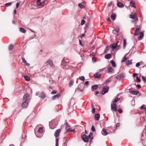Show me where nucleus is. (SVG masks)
<instances>
[{
  "instance_id": "a18cd8bd",
  "label": "nucleus",
  "mask_w": 146,
  "mask_h": 146,
  "mask_svg": "<svg viewBox=\"0 0 146 146\" xmlns=\"http://www.w3.org/2000/svg\"><path fill=\"white\" fill-rule=\"evenodd\" d=\"M56 146H58V138L56 139Z\"/></svg>"
},
{
  "instance_id": "2f4dec72",
  "label": "nucleus",
  "mask_w": 146,
  "mask_h": 146,
  "mask_svg": "<svg viewBox=\"0 0 146 146\" xmlns=\"http://www.w3.org/2000/svg\"><path fill=\"white\" fill-rule=\"evenodd\" d=\"M113 70V68L111 67H110L108 68V71L109 72H111Z\"/></svg>"
},
{
  "instance_id": "f704fd0d",
  "label": "nucleus",
  "mask_w": 146,
  "mask_h": 146,
  "mask_svg": "<svg viewBox=\"0 0 146 146\" xmlns=\"http://www.w3.org/2000/svg\"><path fill=\"white\" fill-rule=\"evenodd\" d=\"M43 128L42 127H40L39 128L38 131L39 132L42 133L43 132Z\"/></svg>"
},
{
  "instance_id": "ddd939ff",
  "label": "nucleus",
  "mask_w": 146,
  "mask_h": 146,
  "mask_svg": "<svg viewBox=\"0 0 146 146\" xmlns=\"http://www.w3.org/2000/svg\"><path fill=\"white\" fill-rule=\"evenodd\" d=\"M41 0H37V4L40 6H44V2H40Z\"/></svg>"
},
{
  "instance_id": "a211bd4d",
  "label": "nucleus",
  "mask_w": 146,
  "mask_h": 146,
  "mask_svg": "<svg viewBox=\"0 0 146 146\" xmlns=\"http://www.w3.org/2000/svg\"><path fill=\"white\" fill-rule=\"evenodd\" d=\"M136 16L137 14L136 13H134L133 15H130V17L133 19H135Z\"/></svg>"
},
{
  "instance_id": "603ef678",
  "label": "nucleus",
  "mask_w": 146,
  "mask_h": 146,
  "mask_svg": "<svg viewBox=\"0 0 146 146\" xmlns=\"http://www.w3.org/2000/svg\"><path fill=\"white\" fill-rule=\"evenodd\" d=\"M57 91L56 90H53L51 92V94H54L56 93Z\"/></svg>"
},
{
  "instance_id": "6e6552de",
  "label": "nucleus",
  "mask_w": 146,
  "mask_h": 146,
  "mask_svg": "<svg viewBox=\"0 0 146 146\" xmlns=\"http://www.w3.org/2000/svg\"><path fill=\"white\" fill-rule=\"evenodd\" d=\"M129 91L130 93L133 94H137L139 92L138 91H134L133 90L132 88H131L129 89Z\"/></svg>"
},
{
  "instance_id": "8fccbe9b",
  "label": "nucleus",
  "mask_w": 146,
  "mask_h": 146,
  "mask_svg": "<svg viewBox=\"0 0 146 146\" xmlns=\"http://www.w3.org/2000/svg\"><path fill=\"white\" fill-rule=\"evenodd\" d=\"M85 23V21L84 20L82 19V21L81 22V25H83Z\"/></svg>"
},
{
  "instance_id": "a878e982",
  "label": "nucleus",
  "mask_w": 146,
  "mask_h": 146,
  "mask_svg": "<svg viewBox=\"0 0 146 146\" xmlns=\"http://www.w3.org/2000/svg\"><path fill=\"white\" fill-rule=\"evenodd\" d=\"M110 62L112 66H113V67H115L116 66V64L113 60H111L110 61Z\"/></svg>"
},
{
  "instance_id": "9d476101",
  "label": "nucleus",
  "mask_w": 146,
  "mask_h": 146,
  "mask_svg": "<svg viewBox=\"0 0 146 146\" xmlns=\"http://www.w3.org/2000/svg\"><path fill=\"white\" fill-rule=\"evenodd\" d=\"M28 104V102L24 101L23 102L22 104V106L23 108H27Z\"/></svg>"
},
{
  "instance_id": "bb28decb",
  "label": "nucleus",
  "mask_w": 146,
  "mask_h": 146,
  "mask_svg": "<svg viewBox=\"0 0 146 146\" xmlns=\"http://www.w3.org/2000/svg\"><path fill=\"white\" fill-rule=\"evenodd\" d=\"M20 30L21 32H23V33H25L26 31V30L23 28H20Z\"/></svg>"
},
{
  "instance_id": "5fc2aeb1",
  "label": "nucleus",
  "mask_w": 146,
  "mask_h": 146,
  "mask_svg": "<svg viewBox=\"0 0 146 146\" xmlns=\"http://www.w3.org/2000/svg\"><path fill=\"white\" fill-rule=\"evenodd\" d=\"M118 111L120 113H121L123 112V110L121 109H119L118 110Z\"/></svg>"
},
{
  "instance_id": "f3484780",
  "label": "nucleus",
  "mask_w": 146,
  "mask_h": 146,
  "mask_svg": "<svg viewBox=\"0 0 146 146\" xmlns=\"http://www.w3.org/2000/svg\"><path fill=\"white\" fill-rule=\"evenodd\" d=\"M117 6L119 7H124L123 4L121 2H119L117 4Z\"/></svg>"
},
{
  "instance_id": "c85d7f7f",
  "label": "nucleus",
  "mask_w": 146,
  "mask_h": 146,
  "mask_svg": "<svg viewBox=\"0 0 146 146\" xmlns=\"http://www.w3.org/2000/svg\"><path fill=\"white\" fill-rule=\"evenodd\" d=\"M78 6L81 8H84L85 7V6L82 3H79L78 4Z\"/></svg>"
},
{
  "instance_id": "2eb2a0df",
  "label": "nucleus",
  "mask_w": 146,
  "mask_h": 146,
  "mask_svg": "<svg viewBox=\"0 0 146 146\" xmlns=\"http://www.w3.org/2000/svg\"><path fill=\"white\" fill-rule=\"evenodd\" d=\"M60 96V94H58L56 95H55L53 96L52 99L53 100H55L56 98H58Z\"/></svg>"
},
{
  "instance_id": "052dcab7",
  "label": "nucleus",
  "mask_w": 146,
  "mask_h": 146,
  "mask_svg": "<svg viewBox=\"0 0 146 146\" xmlns=\"http://www.w3.org/2000/svg\"><path fill=\"white\" fill-rule=\"evenodd\" d=\"M95 111V108H93L92 110V112L94 113Z\"/></svg>"
},
{
  "instance_id": "72a5a7b5",
  "label": "nucleus",
  "mask_w": 146,
  "mask_h": 146,
  "mask_svg": "<svg viewBox=\"0 0 146 146\" xmlns=\"http://www.w3.org/2000/svg\"><path fill=\"white\" fill-rule=\"evenodd\" d=\"M65 59L64 58L63 60V61L62 62L61 64H62V65H63V66H66V64H65V65H64L63 64V63L64 62H68L69 61V60H67L66 61H65Z\"/></svg>"
},
{
  "instance_id": "e433bc0d",
  "label": "nucleus",
  "mask_w": 146,
  "mask_h": 146,
  "mask_svg": "<svg viewBox=\"0 0 146 146\" xmlns=\"http://www.w3.org/2000/svg\"><path fill=\"white\" fill-rule=\"evenodd\" d=\"M12 2L8 3L5 4V5L7 7H8L9 6L11 5H12Z\"/></svg>"
},
{
  "instance_id": "a19ab883",
  "label": "nucleus",
  "mask_w": 146,
  "mask_h": 146,
  "mask_svg": "<svg viewBox=\"0 0 146 146\" xmlns=\"http://www.w3.org/2000/svg\"><path fill=\"white\" fill-rule=\"evenodd\" d=\"M91 130L92 131L94 132L95 131V127L93 125H92V128H91Z\"/></svg>"
},
{
  "instance_id": "5701e85b",
  "label": "nucleus",
  "mask_w": 146,
  "mask_h": 146,
  "mask_svg": "<svg viewBox=\"0 0 146 146\" xmlns=\"http://www.w3.org/2000/svg\"><path fill=\"white\" fill-rule=\"evenodd\" d=\"M98 88V86L97 85H94L92 87V89L94 90H96Z\"/></svg>"
},
{
  "instance_id": "338daca9",
  "label": "nucleus",
  "mask_w": 146,
  "mask_h": 146,
  "mask_svg": "<svg viewBox=\"0 0 146 146\" xmlns=\"http://www.w3.org/2000/svg\"><path fill=\"white\" fill-rule=\"evenodd\" d=\"M110 81V79H108L106 81V82L107 83V82H109Z\"/></svg>"
},
{
  "instance_id": "bf43d9fd",
  "label": "nucleus",
  "mask_w": 146,
  "mask_h": 146,
  "mask_svg": "<svg viewBox=\"0 0 146 146\" xmlns=\"http://www.w3.org/2000/svg\"><path fill=\"white\" fill-rule=\"evenodd\" d=\"M71 130L69 128L68 129H67V132H71Z\"/></svg>"
},
{
  "instance_id": "cd10ccee",
  "label": "nucleus",
  "mask_w": 146,
  "mask_h": 146,
  "mask_svg": "<svg viewBox=\"0 0 146 146\" xmlns=\"http://www.w3.org/2000/svg\"><path fill=\"white\" fill-rule=\"evenodd\" d=\"M123 47L124 48H125L126 44H127L126 41L125 39L124 38L123 39Z\"/></svg>"
},
{
  "instance_id": "4468645a",
  "label": "nucleus",
  "mask_w": 146,
  "mask_h": 146,
  "mask_svg": "<svg viewBox=\"0 0 146 146\" xmlns=\"http://www.w3.org/2000/svg\"><path fill=\"white\" fill-rule=\"evenodd\" d=\"M130 4L131 6L133 7L134 8H136V6L135 5V3L134 1H131L130 2Z\"/></svg>"
},
{
  "instance_id": "39448f33",
  "label": "nucleus",
  "mask_w": 146,
  "mask_h": 146,
  "mask_svg": "<svg viewBox=\"0 0 146 146\" xmlns=\"http://www.w3.org/2000/svg\"><path fill=\"white\" fill-rule=\"evenodd\" d=\"M23 100L24 101L28 102V100L30 99V96L27 94H25L23 96Z\"/></svg>"
},
{
  "instance_id": "6e6d98bb",
  "label": "nucleus",
  "mask_w": 146,
  "mask_h": 146,
  "mask_svg": "<svg viewBox=\"0 0 146 146\" xmlns=\"http://www.w3.org/2000/svg\"><path fill=\"white\" fill-rule=\"evenodd\" d=\"M140 65V63L139 62H137L136 64V66L138 67Z\"/></svg>"
},
{
  "instance_id": "aec40b11",
  "label": "nucleus",
  "mask_w": 146,
  "mask_h": 146,
  "mask_svg": "<svg viewBox=\"0 0 146 146\" xmlns=\"http://www.w3.org/2000/svg\"><path fill=\"white\" fill-rule=\"evenodd\" d=\"M100 117V114L99 113H97L95 115V118L96 120H98Z\"/></svg>"
},
{
  "instance_id": "393cba45",
  "label": "nucleus",
  "mask_w": 146,
  "mask_h": 146,
  "mask_svg": "<svg viewBox=\"0 0 146 146\" xmlns=\"http://www.w3.org/2000/svg\"><path fill=\"white\" fill-rule=\"evenodd\" d=\"M22 60L23 62L25 63L26 65H28V66L30 65V64L29 63L27 62L26 60H25V58H22Z\"/></svg>"
},
{
  "instance_id": "f8f14e48",
  "label": "nucleus",
  "mask_w": 146,
  "mask_h": 146,
  "mask_svg": "<svg viewBox=\"0 0 146 146\" xmlns=\"http://www.w3.org/2000/svg\"><path fill=\"white\" fill-rule=\"evenodd\" d=\"M102 134L104 135H106L108 134V132L106 131V129H104L102 131Z\"/></svg>"
},
{
  "instance_id": "774afa93",
  "label": "nucleus",
  "mask_w": 146,
  "mask_h": 146,
  "mask_svg": "<svg viewBox=\"0 0 146 146\" xmlns=\"http://www.w3.org/2000/svg\"><path fill=\"white\" fill-rule=\"evenodd\" d=\"M137 75V74L136 73H134L133 75V76L134 77L136 76Z\"/></svg>"
},
{
  "instance_id": "13d9d810",
  "label": "nucleus",
  "mask_w": 146,
  "mask_h": 146,
  "mask_svg": "<svg viewBox=\"0 0 146 146\" xmlns=\"http://www.w3.org/2000/svg\"><path fill=\"white\" fill-rule=\"evenodd\" d=\"M136 86L139 88H141V86L140 84H138Z\"/></svg>"
},
{
  "instance_id": "69168bd1",
  "label": "nucleus",
  "mask_w": 146,
  "mask_h": 146,
  "mask_svg": "<svg viewBox=\"0 0 146 146\" xmlns=\"http://www.w3.org/2000/svg\"><path fill=\"white\" fill-rule=\"evenodd\" d=\"M91 107H92V108H94V104L92 103H91Z\"/></svg>"
},
{
  "instance_id": "f257e3e1",
  "label": "nucleus",
  "mask_w": 146,
  "mask_h": 146,
  "mask_svg": "<svg viewBox=\"0 0 146 146\" xmlns=\"http://www.w3.org/2000/svg\"><path fill=\"white\" fill-rule=\"evenodd\" d=\"M136 28L135 33L134 34V35L135 36H137L139 34V38L141 40L143 38L144 36V34L143 32H141L139 34V31L140 29H141V27L140 25H137L136 27Z\"/></svg>"
},
{
  "instance_id": "4d7b16f0",
  "label": "nucleus",
  "mask_w": 146,
  "mask_h": 146,
  "mask_svg": "<svg viewBox=\"0 0 146 146\" xmlns=\"http://www.w3.org/2000/svg\"><path fill=\"white\" fill-rule=\"evenodd\" d=\"M89 84V82L88 81L86 82L85 83V85L88 86Z\"/></svg>"
},
{
  "instance_id": "dca6fc26",
  "label": "nucleus",
  "mask_w": 146,
  "mask_h": 146,
  "mask_svg": "<svg viewBox=\"0 0 146 146\" xmlns=\"http://www.w3.org/2000/svg\"><path fill=\"white\" fill-rule=\"evenodd\" d=\"M119 98H116L113 101L112 104H113V105H116V102L119 101Z\"/></svg>"
},
{
  "instance_id": "20e7f679",
  "label": "nucleus",
  "mask_w": 146,
  "mask_h": 146,
  "mask_svg": "<svg viewBox=\"0 0 146 146\" xmlns=\"http://www.w3.org/2000/svg\"><path fill=\"white\" fill-rule=\"evenodd\" d=\"M109 89V87L108 86H105L102 89V95H104L108 91Z\"/></svg>"
},
{
  "instance_id": "680f3d73",
  "label": "nucleus",
  "mask_w": 146,
  "mask_h": 146,
  "mask_svg": "<svg viewBox=\"0 0 146 146\" xmlns=\"http://www.w3.org/2000/svg\"><path fill=\"white\" fill-rule=\"evenodd\" d=\"M85 35V34H83L80 36V37L81 38H82Z\"/></svg>"
},
{
  "instance_id": "9b49d317",
  "label": "nucleus",
  "mask_w": 146,
  "mask_h": 146,
  "mask_svg": "<svg viewBox=\"0 0 146 146\" xmlns=\"http://www.w3.org/2000/svg\"><path fill=\"white\" fill-rule=\"evenodd\" d=\"M111 110L113 111H116L117 110V106L116 105H113L111 104Z\"/></svg>"
},
{
  "instance_id": "7c9ffc66",
  "label": "nucleus",
  "mask_w": 146,
  "mask_h": 146,
  "mask_svg": "<svg viewBox=\"0 0 146 146\" xmlns=\"http://www.w3.org/2000/svg\"><path fill=\"white\" fill-rule=\"evenodd\" d=\"M24 78L27 81H30V78L29 76H24Z\"/></svg>"
},
{
  "instance_id": "412c9836",
  "label": "nucleus",
  "mask_w": 146,
  "mask_h": 146,
  "mask_svg": "<svg viewBox=\"0 0 146 146\" xmlns=\"http://www.w3.org/2000/svg\"><path fill=\"white\" fill-rule=\"evenodd\" d=\"M101 75L99 74L98 72L95 73L94 75V76L95 78H98L101 76Z\"/></svg>"
},
{
  "instance_id": "864d4df0",
  "label": "nucleus",
  "mask_w": 146,
  "mask_h": 146,
  "mask_svg": "<svg viewBox=\"0 0 146 146\" xmlns=\"http://www.w3.org/2000/svg\"><path fill=\"white\" fill-rule=\"evenodd\" d=\"M20 3H18L16 5V8H18L19 6Z\"/></svg>"
},
{
  "instance_id": "37998d69",
  "label": "nucleus",
  "mask_w": 146,
  "mask_h": 146,
  "mask_svg": "<svg viewBox=\"0 0 146 146\" xmlns=\"http://www.w3.org/2000/svg\"><path fill=\"white\" fill-rule=\"evenodd\" d=\"M126 56L125 55V56H124V57L122 60V62H124L126 60L127 58H126Z\"/></svg>"
},
{
  "instance_id": "7ed1b4c3",
  "label": "nucleus",
  "mask_w": 146,
  "mask_h": 146,
  "mask_svg": "<svg viewBox=\"0 0 146 146\" xmlns=\"http://www.w3.org/2000/svg\"><path fill=\"white\" fill-rule=\"evenodd\" d=\"M119 41H117L115 44H112L110 45V46L112 48L113 50V51L114 49H118L120 47V44H119Z\"/></svg>"
},
{
  "instance_id": "4c0bfd02",
  "label": "nucleus",
  "mask_w": 146,
  "mask_h": 146,
  "mask_svg": "<svg viewBox=\"0 0 146 146\" xmlns=\"http://www.w3.org/2000/svg\"><path fill=\"white\" fill-rule=\"evenodd\" d=\"M137 81L136 82L137 83L140 82H141V80L138 76L136 77Z\"/></svg>"
},
{
  "instance_id": "c03bdc74",
  "label": "nucleus",
  "mask_w": 146,
  "mask_h": 146,
  "mask_svg": "<svg viewBox=\"0 0 146 146\" xmlns=\"http://www.w3.org/2000/svg\"><path fill=\"white\" fill-rule=\"evenodd\" d=\"M108 22H109L110 23L111 22V20L109 18H108L106 19Z\"/></svg>"
},
{
  "instance_id": "49530a36",
  "label": "nucleus",
  "mask_w": 146,
  "mask_h": 146,
  "mask_svg": "<svg viewBox=\"0 0 146 146\" xmlns=\"http://www.w3.org/2000/svg\"><path fill=\"white\" fill-rule=\"evenodd\" d=\"M144 108L145 109H146V108L145 107L144 105L142 106L140 108V109H142Z\"/></svg>"
},
{
  "instance_id": "423d86ee",
  "label": "nucleus",
  "mask_w": 146,
  "mask_h": 146,
  "mask_svg": "<svg viewBox=\"0 0 146 146\" xmlns=\"http://www.w3.org/2000/svg\"><path fill=\"white\" fill-rule=\"evenodd\" d=\"M37 95L39 97H40L42 99H44L46 97L45 94L43 92H41L40 93H37Z\"/></svg>"
},
{
  "instance_id": "f03ea898",
  "label": "nucleus",
  "mask_w": 146,
  "mask_h": 146,
  "mask_svg": "<svg viewBox=\"0 0 146 146\" xmlns=\"http://www.w3.org/2000/svg\"><path fill=\"white\" fill-rule=\"evenodd\" d=\"M93 133L91 132L88 135H87L85 134H83L81 136V138L83 140V141L85 142H88L89 140V139H90L91 142L92 140L93 139V137L92 136Z\"/></svg>"
},
{
  "instance_id": "09e8293b",
  "label": "nucleus",
  "mask_w": 146,
  "mask_h": 146,
  "mask_svg": "<svg viewBox=\"0 0 146 146\" xmlns=\"http://www.w3.org/2000/svg\"><path fill=\"white\" fill-rule=\"evenodd\" d=\"M142 78L143 81L146 83V79L145 78L144 76H142Z\"/></svg>"
},
{
  "instance_id": "58836bf2",
  "label": "nucleus",
  "mask_w": 146,
  "mask_h": 146,
  "mask_svg": "<svg viewBox=\"0 0 146 146\" xmlns=\"http://www.w3.org/2000/svg\"><path fill=\"white\" fill-rule=\"evenodd\" d=\"M131 61L130 60H128L126 62V64L127 65H129L131 64Z\"/></svg>"
},
{
  "instance_id": "3c124183",
  "label": "nucleus",
  "mask_w": 146,
  "mask_h": 146,
  "mask_svg": "<svg viewBox=\"0 0 146 146\" xmlns=\"http://www.w3.org/2000/svg\"><path fill=\"white\" fill-rule=\"evenodd\" d=\"M66 129L67 130V129H68V128H70V126L67 123H66Z\"/></svg>"
},
{
  "instance_id": "c756f323",
  "label": "nucleus",
  "mask_w": 146,
  "mask_h": 146,
  "mask_svg": "<svg viewBox=\"0 0 146 146\" xmlns=\"http://www.w3.org/2000/svg\"><path fill=\"white\" fill-rule=\"evenodd\" d=\"M74 83V81L73 80H71L69 83V86L70 87H71L73 85Z\"/></svg>"
},
{
  "instance_id": "0e129e2a",
  "label": "nucleus",
  "mask_w": 146,
  "mask_h": 146,
  "mask_svg": "<svg viewBox=\"0 0 146 146\" xmlns=\"http://www.w3.org/2000/svg\"><path fill=\"white\" fill-rule=\"evenodd\" d=\"M111 4H112V3H111V2L109 3L108 5V6L110 7V6H111Z\"/></svg>"
},
{
  "instance_id": "0eeeda50",
  "label": "nucleus",
  "mask_w": 146,
  "mask_h": 146,
  "mask_svg": "<svg viewBox=\"0 0 146 146\" xmlns=\"http://www.w3.org/2000/svg\"><path fill=\"white\" fill-rule=\"evenodd\" d=\"M83 85L82 84H80L79 85L77 88V90L80 92H83Z\"/></svg>"
},
{
  "instance_id": "b1692460",
  "label": "nucleus",
  "mask_w": 146,
  "mask_h": 146,
  "mask_svg": "<svg viewBox=\"0 0 146 146\" xmlns=\"http://www.w3.org/2000/svg\"><path fill=\"white\" fill-rule=\"evenodd\" d=\"M50 64V66L52 67L53 65V62L52 60H49L47 62Z\"/></svg>"
},
{
  "instance_id": "79ce46f5",
  "label": "nucleus",
  "mask_w": 146,
  "mask_h": 146,
  "mask_svg": "<svg viewBox=\"0 0 146 146\" xmlns=\"http://www.w3.org/2000/svg\"><path fill=\"white\" fill-rule=\"evenodd\" d=\"M123 77V76L122 74L118 76V78L119 79H120L121 78H122Z\"/></svg>"
},
{
  "instance_id": "ea45409f",
  "label": "nucleus",
  "mask_w": 146,
  "mask_h": 146,
  "mask_svg": "<svg viewBox=\"0 0 146 146\" xmlns=\"http://www.w3.org/2000/svg\"><path fill=\"white\" fill-rule=\"evenodd\" d=\"M119 31V29L118 27H117L115 31H113V33H114V32L115 31L116 33H118Z\"/></svg>"
},
{
  "instance_id": "4be33fe9",
  "label": "nucleus",
  "mask_w": 146,
  "mask_h": 146,
  "mask_svg": "<svg viewBox=\"0 0 146 146\" xmlns=\"http://www.w3.org/2000/svg\"><path fill=\"white\" fill-rule=\"evenodd\" d=\"M111 56V55L110 54H106L105 56V58L106 59H109Z\"/></svg>"
},
{
  "instance_id": "1a4fd4ad",
  "label": "nucleus",
  "mask_w": 146,
  "mask_h": 146,
  "mask_svg": "<svg viewBox=\"0 0 146 146\" xmlns=\"http://www.w3.org/2000/svg\"><path fill=\"white\" fill-rule=\"evenodd\" d=\"M61 131L60 129H58L54 133V135L56 137H57L59 136V134Z\"/></svg>"
},
{
  "instance_id": "6ab92c4d",
  "label": "nucleus",
  "mask_w": 146,
  "mask_h": 146,
  "mask_svg": "<svg viewBox=\"0 0 146 146\" xmlns=\"http://www.w3.org/2000/svg\"><path fill=\"white\" fill-rule=\"evenodd\" d=\"M116 15L115 13H112L111 15V17L112 20H114L116 18Z\"/></svg>"
},
{
  "instance_id": "e2e57ef3",
  "label": "nucleus",
  "mask_w": 146,
  "mask_h": 146,
  "mask_svg": "<svg viewBox=\"0 0 146 146\" xmlns=\"http://www.w3.org/2000/svg\"><path fill=\"white\" fill-rule=\"evenodd\" d=\"M138 20V19H137V18L136 17L134 21H133L135 22H136Z\"/></svg>"
},
{
  "instance_id": "c9c22d12",
  "label": "nucleus",
  "mask_w": 146,
  "mask_h": 146,
  "mask_svg": "<svg viewBox=\"0 0 146 146\" xmlns=\"http://www.w3.org/2000/svg\"><path fill=\"white\" fill-rule=\"evenodd\" d=\"M13 46L12 44L10 45L9 47V49L10 50H12L13 49Z\"/></svg>"
},
{
  "instance_id": "de8ad7c7",
  "label": "nucleus",
  "mask_w": 146,
  "mask_h": 146,
  "mask_svg": "<svg viewBox=\"0 0 146 146\" xmlns=\"http://www.w3.org/2000/svg\"><path fill=\"white\" fill-rule=\"evenodd\" d=\"M120 124L119 123H117L116 125L115 128H117L119 127L120 126Z\"/></svg>"
},
{
  "instance_id": "473e14b6",
  "label": "nucleus",
  "mask_w": 146,
  "mask_h": 146,
  "mask_svg": "<svg viewBox=\"0 0 146 146\" xmlns=\"http://www.w3.org/2000/svg\"><path fill=\"white\" fill-rule=\"evenodd\" d=\"M79 79L80 80H81L83 81H84L85 80V78L84 76H81L79 77Z\"/></svg>"
}]
</instances>
